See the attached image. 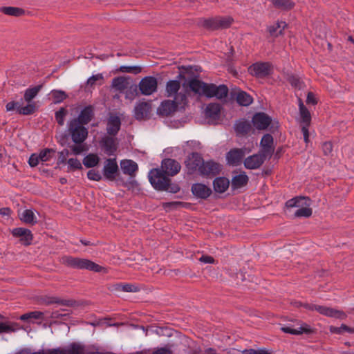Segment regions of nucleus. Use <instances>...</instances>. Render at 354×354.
<instances>
[{"instance_id":"f257e3e1","label":"nucleus","mask_w":354,"mask_h":354,"mask_svg":"<svg viewBox=\"0 0 354 354\" xmlns=\"http://www.w3.org/2000/svg\"><path fill=\"white\" fill-rule=\"evenodd\" d=\"M189 86L195 93L207 97H215L217 99H223L227 97L228 93V88L225 85L216 86L213 84H206L196 78L189 81Z\"/></svg>"},{"instance_id":"f03ea898","label":"nucleus","mask_w":354,"mask_h":354,"mask_svg":"<svg viewBox=\"0 0 354 354\" xmlns=\"http://www.w3.org/2000/svg\"><path fill=\"white\" fill-rule=\"evenodd\" d=\"M59 262L66 267L74 269H86L96 272L105 271V268L104 267H102L95 262L86 259L66 255L60 258Z\"/></svg>"},{"instance_id":"7ed1b4c3","label":"nucleus","mask_w":354,"mask_h":354,"mask_svg":"<svg viewBox=\"0 0 354 354\" xmlns=\"http://www.w3.org/2000/svg\"><path fill=\"white\" fill-rule=\"evenodd\" d=\"M287 207H298L295 212V217H310L312 215L313 210L310 207V199L308 197L297 196L288 200L286 203Z\"/></svg>"},{"instance_id":"20e7f679","label":"nucleus","mask_w":354,"mask_h":354,"mask_svg":"<svg viewBox=\"0 0 354 354\" xmlns=\"http://www.w3.org/2000/svg\"><path fill=\"white\" fill-rule=\"evenodd\" d=\"M68 133L75 144L83 143L88 137V129L79 120H71L68 122Z\"/></svg>"},{"instance_id":"39448f33","label":"nucleus","mask_w":354,"mask_h":354,"mask_svg":"<svg viewBox=\"0 0 354 354\" xmlns=\"http://www.w3.org/2000/svg\"><path fill=\"white\" fill-rule=\"evenodd\" d=\"M148 177L150 183L156 189L159 191L169 189L171 180L161 169H152L150 170Z\"/></svg>"},{"instance_id":"423d86ee","label":"nucleus","mask_w":354,"mask_h":354,"mask_svg":"<svg viewBox=\"0 0 354 354\" xmlns=\"http://www.w3.org/2000/svg\"><path fill=\"white\" fill-rule=\"evenodd\" d=\"M253 126L258 130H265L270 126V130L274 133L278 130L279 122H272V119L265 113L254 114L252 120Z\"/></svg>"},{"instance_id":"0eeeda50","label":"nucleus","mask_w":354,"mask_h":354,"mask_svg":"<svg viewBox=\"0 0 354 354\" xmlns=\"http://www.w3.org/2000/svg\"><path fill=\"white\" fill-rule=\"evenodd\" d=\"M82 349L80 346L73 344L68 349L62 350L59 348L41 350L37 352L31 353L28 350H22L17 354H82Z\"/></svg>"},{"instance_id":"6e6552de","label":"nucleus","mask_w":354,"mask_h":354,"mask_svg":"<svg viewBox=\"0 0 354 354\" xmlns=\"http://www.w3.org/2000/svg\"><path fill=\"white\" fill-rule=\"evenodd\" d=\"M157 88V79L152 76L145 77L139 83V89L141 93L145 95H150L156 92Z\"/></svg>"},{"instance_id":"1a4fd4ad","label":"nucleus","mask_w":354,"mask_h":354,"mask_svg":"<svg viewBox=\"0 0 354 354\" xmlns=\"http://www.w3.org/2000/svg\"><path fill=\"white\" fill-rule=\"evenodd\" d=\"M250 73L257 77H265L272 71V66L268 62H258L249 68Z\"/></svg>"},{"instance_id":"9d476101","label":"nucleus","mask_w":354,"mask_h":354,"mask_svg":"<svg viewBox=\"0 0 354 354\" xmlns=\"http://www.w3.org/2000/svg\"><path fill=\"white\" fill-rule=\"evenodd\" d=\"M203 162V159L198 153L194 152L189 154L185 162L188 173L194 174L196 171L199 172Z\"/></svg>"},{"instance_id":"9b49d317","label":"nucleus","mask_w":354,"mask_h":354,"mask_svg":"<svg viewBox=\"0 0 354 354\" xmlns=\"http://www.w3.org/2000/svg\"><path fill=\"white\" fill-rule=\"evenodd\" d=\"M221 169V165L214 161H203L198 173L203 176H214L218 174Z\"/></svg>"},{"instance_id":"f8f14e48","label":"nucleus","mask_w":354,"mask_h":354,"mask_svg":"<svg viewBox=\"0 0 354 354\" xmlns=\"http://www.w3.org/2000/svg\"><path fill=\"white\" fill-rule=\"evenodd\" d=\"M268 157L260 151L258 153L248 156L244 160L243 164L248 169H259Z\"/></svg>"},{"instance_id":"ddd939ff","label":"nucleus","mask_w":354,"mask_h":354,"mask_svg":"<svg viewBox=\"0 0 354 354\" xmlns=\"http://www.w3.org/2000/svg\"><path fill=\"white\" fill-rule=\"evenodd\" d=\"M180 88L179 80H169L166 84V92L168 97H174L176 101H183L186 99L184 94L178 93Z\"/></svg>"},{"instance_id":"4468645a","label":"nucleus","mask_w":354,"mask_h":354,"mask_svg":"<svg viewBox=\"0 0 354 354\" xmlns=\"http://www.w3.org/2000/svg\"><path fill=\"white\" fill-rule=\"evenodd\" d=\"M181 166L178 162L174 159L167 158L162 161L161 169L167 176H174L180 170Z\"/></svg>"},{"instance_id":"2eb2a0df","label":"nucleus","mask_w":354,"mask_h":354,"mask_svg":"<svg viewBox=\"0 0 354 354\" xmlns=\"http://www.w3.org/2000/svg\"><path fill=\"white\" fill-rule=\"evenodd\" d=\"M118 171V166L115 158H109L105 161L103 174L106 179L109 180H115Z\"/></svg>"},{"instance_id":"dca6fc26","label":"nucleus","mask_w":354,"mask_h":354,"mask_svg":"<svg viewBox=\"0 0 354 354\" xmlns=\"http://www.w3.org/2000/svg\"><path fill=\"white\" fill-rule=\"evenodd\" d=\"M11 233L15 237H20V242L24 245L28 246L32 243L33 234L30 230L24 227H17L14 228Z\"/></svg>"},{"instance_id":"f3484780","label":"nucleus","mask_w":354,"mask_h":354,"mask_svg":"<svg viewBox=\"0 0 354 354\" xmlns=\"http://www.w3.org/2000/svg\"><path fill=\"white\" fill-rule=\"evenodd\" d=\"M274 140L270 134L264 135L260 142V152L268 158H270L274 153Z\"/></svg>"},{"instance_id":"a211bd4d","label":"nucleus","mask_w":354,"mask_h":354,"mask_svg":"<svg viewBox=\"0 0 354 354\" xmlns=\"http://www.w3.org/2000/svg\"><path fill=\"white\" fill-rule=\"evenodd\" d=\"M245 154V149H232L226 154L227 163L236 166L241 163L242 159Z\"/></svg>"},{"instance_id":"6ab92c4d","label":"nucleus","mask_w":354,"mask_h":354,"mask_svg":"<svg viewBox=\"0 0 354 354\" xmlns=\"http://www.w3.org/2000/svg\"><path fill=\"white\" fill-rule=\"evenodd\" d=\"M151 111L149 102H142L136 104L134 109V115L137 120H143L148 117Z\"/></svg>"},{"instance_id":"aec40b11","label":"nucleus","mask_w":354,"mask_h":354,"mask_svg":"<svg viewBox=\"0 0 354 354\" xmlns=\"http://www.w3.org/2000/svg\"><path fill=\"white\" fill-rule=\"evenodd\" d=\"M232 22V19L230 17H218L206 21L205 26L213 29L225 28L229 27Z\"/></svg>"},{"instance_id":"412c9836","label":"nucleus","mask_w":354,"mask_h":354,"mask_svg":"<svg viewBox=\"0 0 354 354\" xmlns=\"http://www.w3.org/2000/svg\"><path fill=\"white\" fill-rule=\"evenodd\" d=\"M192 192L197 198L205 199L212 194V189L203 183H195L192 186Z\"/></svg>"},{"instance_id":"4be33fe9","label":"nucleus","mask_w":354,"mask_h":354,"mask_svg":"<svg viewBox=\"0 0 354 354\" xmlns=\"http://www.w3.org/2000/svg\"><path fill=\"white\" fill-rule=\"evenodd\" d=\"M317 311L323 315L330 317H335L341 319L346 318V315L344 312L327 306L319 305V307L317 308Z\"/></svg>"},{"instance_id":"5701e85b","label":"nucleus","mask_w":354,"mask_h":354,"mask_svg":"<svg viewBox=\"0 0 354 354\" xmlns=\"http://www.w3.org/2000/svg\"><path fill=\"white\" fill-rule=\"evenodd\" d=\"M177 108L176 100H165L158 108V113L162 116H168L174 113Z\"/></svg>"},{"instance_id":"b1692460","label":"nucleus","mask_w":354,"mask_h":354,"mask_svg":"<svg viewBox=\"0 0 354 354\" xmlns=\"http://www.w3.org/2000/svg\"><path fill=\"white\" fill-rule=\"evenodd\" d=\"M120 167L124 174L135 177L138 169V164L132 160H122Z\"/></svg>"},{"instance_id":"393cba45","label":"nucleus","mask_w":354,"mask_h":354,"mask_svg":"<svg viewBox=\"0 0 354 354\" xmlns=\"http://www.w3.org/2000/svg\"><path fill=\"white\" fill-rule=\"evenodd\" d=\"M121 120L118 116L111 115L107 120L106 131L109 135L115 136L120 129Z\"/></svg>"},{"instance_id":"a878e982","label":"nucleus","mask_w":354,"mask_h":354,"mask_svg":"<svg viewBox=\"0 0 354 354\" xmlns=\"http://www.w3.org/2000/svg\"><path fill=\"white\" fill-rule=\"evenodd\" d=\"M281 330L286 333H290L292 335L310 333L313 331L310 326L306 323H302L298 328H292L289 326H283L281 328Z\"/></svg>"},{"instance_id":"bb28decb","label":"nucleus","mask_w":354,"mask_h":354,"mask_svg":"<svg viewBox=\"0 0 354 354\" xmlns=\"http://www.w3.org/2000/svg\"><path fill=\"white\" fill-rule=\"evenodd\" d=\"M129 86V80L124 77H118L112 80L111 87L120 93L124 92Z\"/></svg>"},{"instance_id":"cd10ccee","label":"nucleus","mask_w":354,"mask_h":354,"mask_svg":"<svg viewBox=\"0 0 354 354\" xmlns=\"http://www.w3.org/2000/svg\"><path fill=\"white\" fill-rule=\"evenodd\" d=\"M298 102L301 122L304 123L303 126L309 127L311 121L310 113L309 111L305 107L304 102L301 98L298 99Z\"/></svg>"},{"instance_id":"c85d7f7f","label":"nucleus","mask_w":354,"mask_h":354,"mask_svg":"<svg viewBox=\"0 0 354 354\" xmlns=\"http://www.w3.org/2000/svg\"><path fill=\"white\" fill-rule=\"evenodd\" d=\"M230 182L227 178L224 177L216 178L214 182V189L218 193L225 192L229 187Z\"/></svg>"},{"instance_id":"c756f323","label":"nucleus","mask_w":354,"mask_h":354,"mask_svg":"<svg viewBox=\"0 0 354 354\" xmlns=\"http://www.w3.org/2000/svg\"><path fill=\"white\" fill-rule=\"evenodd\" d=\"M248 176L245 172L242 171L238 175L234 176L232 179V186L233 188H240L247 185L248 182Z\"/></svg>"},{"instance_id":"7c9ffc66","label":"nucleus","mask_w":354,"mask_h":354,"mask_svg":"<svg viewBox=\"0 0 354 354\" xmlns=\"http://www.w3.org/2000/svg\"><path fill=\"white\" fill-rule=\"evenodd\" d=\"M220 111V105L216 103H212L207 106L205 109V115L209 119L216 120L218 118Z\"/></svg>"},{"instance_id":"2f4dec72","label":"nucleus","mask_w":354,"mask_h":354,"mask_svg":"<svg viewBox=\"0 0 354 354\" xmlns=\"http://www.w3.org/2000/svg\"><path fill=\"white\" fill-rule=\"evenodd\" d=\"M102 147L104 152L109 156L113 155L117 149L115 140L112 138H104L102 140Z\"/></svg>"},{"instance_id":"473e14b6","label":"nucleus","mask_w":354,"mask_h":354,"mask_svg":"<svg viewBox=\"0 0 354 354\" xmlns=\"http://www.w3.org/2000/svg\"><path fill=\"white\" fill-rule=\"evenodd\" d=\"M93 118V110L91 106L85 107L80 112L78 118H73V120H79L83 125L88 124Z\"/></svg>"},{"instance_id":"72a5a7b5","label":"nucleus","mask_w":354,"mask_h":354,"mask_svg":"<svg viewBox=\"0 0 354 354\" xmlns=\"http://www.w3.org/2000/svg\"><path fill=\"white\" fill-rule=\"evenodd\" d=\"M251 129V125L246 120H239L234 124V130L238 135H245Z\"/></svg>"},{"instance_id":"f704fd0d","label":"nucleus","mask_w":354,"mask_h":354,"mask_svg":"<svg viewBox=\"0 0 354 354\" xmlns=\"http://www.w3.org/2000/svg\"><path fill=\"white\" fill-rule=\"evenodd\" d=\"M236 100L241 106H247L253 102L252 97L245 91L238 92L236 95Z\"/></svg>"},{"instance_id":"c9c22d12","label":"nucleus","mask_w":354,"mask_h":354,"mask_svg":"<svg viewBox=\"0 0 354 354\" xmlns=\"http://www.w3.org/2000/svg\"><path fill=\"white\" fill-rule=\"evenodd\" d=\"M286 26L285 21H277L268 28L270 35L272 37H277L282 34L283 30Z\"/></svg>"},{"instance_id":"e433bc0d","label":"nucleus","mask_w":354,"mask_h":354,"mask_svg":"<svg viewBox=\"0 0 354 354\" xmlns=\"http://www.w3.org/2000/svg\"><path fill=\"white\" fill-rule=\"evenodd\" d=\"M19 218L25 223L34 225L37 223L35 213L31 209H25L19 214Z\"/></svg>"},{"instance_id":"4c0bfd02","label":"nucleus","mask_w":354,"mask_h":354,"mask_svg":"<svg viewBox=\"0 0 354 354\" xmlns=\"http://www.w3.org/2000/svg\"><path fill=\"white\" fill-rule=\"evenodd\" d=\"M270 1L276 8L283 10H290L295 6L290 0H270Z\"/></svg>"},{"instance_id":"58836bf2","label":"nucleus","mask_w":354,"mask_h":354,"mask_svg":"<svg viewBox=\"0 0 354 354\" xmlns=\"http://www.w3.org/2000/svg\"><path fill=\"white\" fill-rule=\"evenodd\" d=\"M114 290L126 292H136L139 291V288L132 283H117L114 285Z\"/></svg>"},{"instance_id":"ea45409f","label":"nucleus","mask_w":354,"mask_h":354,"mask_svg":"<svg viewBox=\"0 0 354 354\" xmlns=\"http://www.w3.org/2000/svg\"><path fill=\"white\" fill-rule=\"evenodd\" d=\"M41 88V85H39V86L26 89L25 91L24 96V100L27 103L32 102V100L37 96V95L38 94V93L39 92Z\"/></svg>"},{"instance_id":"a19ab883","label":"nucleus","mask_w":354,"mask_h":354,"mask_svg":"<svg viewBox=\"0 0 354 354\" xmlns=\"http://www.w3.org/2000/svg\"><path fill=\"white\" fill-rule=\"evenodd\" d=\"M3 13L10 16L19 17L24 14V10L17 7H3L1 8Z\"/></svg>"},{"instance_id":"79ce46f5","label":"nucleus","mask_w":354,"mask_h":354,"mask_svg":"<svg viewBox=\"0 0 354 354\" xmlns=\"http://www.w3.org/2000/svg\"><path fill=\"white\" fill-rule=\"evenodd\" d=\"M99 160L100 158L96 154L90 153L84 158L83 164L87 168L93 167L98 164Z\"/></svg>"},{"instance_id":"37998d69","label":"nucleus","mask_w":354,"mask_h":354,"mask_svg":"<svg viewBox=\"0 0 354 354\" xmlns=\"http://www.w3.org/2000/svg\"><path fill=\"white\" fill-rule=\"evenodd\" d=\"M19 319L21 321H28L29 319H44V313L41 311H32L25 313L20 316Z\"/></svg>"},{"instance_id":"c03bdc74","label":"nucleus","mask_w":354,"mask_h":354,"mask_svg":"<svg viewBox=\"0 0 354 354\" xmlns=\"http://www.w3.org/2000/svg\"><path fill=\"white\" fill-rule=\"evenodd\" d=\"M35 104L34 102H30L25 106H18L17 113L21 115H28L35 113Z\"/></svg>"},{"instance_id":"a18cd8bd","label":"nucleus","mask_w":354,"mask_h":354,"mask_svg":"<svg viewBox=\"0 0 354 354\" xmlns=\"http://www.w3.org/2000/svg\"><path fill=\"white\" fill-rule=\"evenodd\" d=\"M19 328V324L17 323H0V334L3 333H10L15 332Z\"/></svg>"},{"instance_id":"49530a36","label":"nucleus","mask_w":354,"mask_h":354,"mask_svg":"<svg viewBox=\"0 0 354 354\" xmlns=\"http://www.w3.org/2000/svg\"><path fill=\"white\" fill-rule=\"evenodd\" d=\"M185 206L186 204L180 201H172L162 203V207L166 211H171L180 207H184Z\"/></svg>"},{"instance_id":"de8ad7c7","label":"nucleus","mask_w":354,"mask_h":354,"mask_svg":"<svg viewBox=\"0 0 354 354\" xmlns=\"http://www.w3.org/2000/svg\"><path fill=\"white\" fill-rule=\"evenodd\" d=\"M55 150L52 149H44L38 153L39 158L40 159L41 162H46L50 160L53 155L55 154Z\"/></svg>"},{"instance_id":"09e8293b","label":"nucleus","mask_w":354,"mask_h":354,"mask_svg":"<svg viewBox=\"0 0 354 354\" xmlns=\"http://www.w3.org/2000/svg\"><path fill=\"white\" fill-rule=\"evenodd\" d=\"M67 113V110L64 107L60 108L55 112V120L59 126H63L64 124V119Z\"/></svg>"},{"instance_id":"8fccbe9b","label":"nucleus","mask_w":354,"mask_h":354,"mask_svg":"<svg viewBox=\"0 0 354 354\" xmlns=\"http://www.w3.org/2000/svg\"><path fill=\"white\" fill-rule=\"evenodd\" d=\"M51 96L55 103H59L66 98L67 95L64 91L54 90L51 92Z\"/></svg>"},{"instance_id":"3c124183","label":"nucleus","mask_w":354,"mask_h":354,"mask_svg":"<svg viewBox=\"0 0 354 354\" xmlns=\"http://www.w3.org/2000/svg\"><path fill=\"white\" fill-rule=\"evenodd\" d=\"M103 80H104V77H103L102 74L98 73L96 75H93L87 80L86 85L90 87H93L94 85L96 84V83L97 82H100L99 84H102Z\"/></svg>"},{"instance_id":"603ef678","label":"nucleus","mask_w":354,"mask_h":354,"mask_svg":"<svg viewBox=\"0 0 354 354\" xmlns=\"http://www.w3.org/2000/svg\"><path fill=\"white\" fill-rule=\"evenodd\" d=\"M142 68L140 66H122L120 67L118 71L121 73H129L133 74H138L141 72Z\"/></svg>"},{"instance_id":"864d4df0","label":"nucleus","mask_w":354,"mask_h":354,"mask_svg":"<svg viewBox=\"0 0 354 354\" xmlns=\"http://www.w3.org/2000/svg\"><path fill=\"white\" fill-rule=\"evenodd\" d=\"M69 147L71 150V153L75 156L80 155L82 153L87 151L86 147L82 143L73 145Z\"/></svg>"},{"instance_id":"5fc2aeb1","label":"nucleus","mask_w":354,"mask_h":354,"mask_svg":"<svg viewBox=\"0 0 354 354\" xmlns=\"http://www.w3.org/2000/svg\"><path fill=\"white\" fill-rule=\"evenodd\" d=\"M67 163L70 170L81 169L82 168L80 161L77 158H70Z\"/></svg>"},{"instance_id":"6e6d98bb","label":"nucleus","mask_w":354,"mask_h":354,"mask_svg":"<svg viewBox=\"0 0 354 354\" xmlns=\"http://www.w3.org/2000/svg\"><path fill=\"white\" fill-rule=\"evenodd\" d=\"M41 162L38 153H32L29 158L28 164L31 167H35Z\"/></svg>"},{"instance_id":"4d7b16f0","label":"nucleus","mask_w":354,"mask_h":354,"mask_svg":"<svg viewBox=\"0 0 354 354\" xmlns=\"http://www.w3.org/2000/svg\"><path fill=\"white\" fill-rule=\"evenodd\" d=\"M87 176L90 180H92L99 181L101 179L100 174L98 171L93 169H91L88 171Z\"/></svg>"},{"instance_id":"13d9d810","label":"nucleus","mask_w":354,"mask_h":354,"mask_svg":"<svg viewBox=\"0 0 354 354\" xmlns=\"http://www.w3.org/2000/svg\"><path fill=\"white\" fill-rule=\"evenodd\" d=\"M322 150L326 156H328L333 151V145L330 142H325L322 145Z\"/></svg>"},{"instance_id":"bf43d9fd","label":"nucleus","mask_w":354,"mask_h":354,"mask_svg":"<svg viewBox=\"0 0 354 354\" xmlns=\"http://www.w3.org/2000/svg\"><path fill=\"white\" fill-rule=\"evenodd\" d=\"M70 154V152L68 149H64L59 153V163H65L66 162V158Z\"/></svg>"},{"instance_id":"052dcab7","label":"nucleus","mask_w":354,"mask_h":354,"mask_svg":"<svg viewBox=\"0 0 354 354\" xmlns=\"http://www.w3.org/2000/svg\"><path fill=\"white\" fill-rule=\"evenodd\" d=\"M199 261L204 263H214L215 260L214 259L208 255H203L200 259Z\"/></svg>"},{"instance_id":"680f3d73","label":"nucleus","mask_w":354,"mask_h":354,"mask_svg":"<svg viewBox=\"0 0 354 354\" xmlns=\"http://www.w3.org/2000/svg\"><path fill=\"white\" fill-rule=\"evenodd\" d=\"M244 354H270V353L266 350L249 349V350H245Z\"/></svg>"},{"instance_id":"e2e57ef3","label":"nucleus","mask_w":354,"mask_h":354,"mask_svg":"<svg viewBox=\"0 0 354 354\" xmlns=\"http://www.w3.org/2000/svg\"><path fill=\"white\" fill-rule=\"evenodd\" d=\"M306 103L312 104L313 105H315L317 103V101L316 100L315 96L313 93L309 92L308 93L307 98H306Z\"/></svg>"},{"instance_id":"0e129e2a","label":"nucleus","mask_w":354,"mask_h":354,"mask_svg":"<svg viewBox=\"0 0 354 354\" xmlns=\"http://www.w3.org/2000/svg\"><path fill=\"white\" fill-rule=\"evenodd\" d=\"M329 330L331 333L342 334L344 332V328H342V324L341 325L340 327L330 326L329 328Z\"/></svg>"},{"instance_id":"69168bd1","label":"nucleus","mask_w":354,"mask_h":354,"mask_svg":"<svg viewBox=\"0 0 354 354\" xmlns=\"http://www.w3.org/2000/svg\"><path fill=\"white\" fill-rule=\"evenodd\" d=\"M301 131L303 133L304 142L306 143H308L309 142V131H308V127L307 126H302L301 127Z\"/></svg>"},{"instance_id":"338daca9","label":"nucleus","mask_w":354,"mask_h":354,"mask_svg":"<svg viewBox=\"0 0 354 354\" xmlns=\"http://www.w3.org/2000/svg\"><path fill=\"white\" fill-rule=\"evenodd\" d=\"M15 105H18V102L11 101L6 105V111H12L15 110Z\"/></svg>"},{"instance_id":"774afa93","label":"nucleus","mask_w":354,"mask_h":354,"mask_svg":"<svg viewBox=\"0 0 354 354\" xmlns=\"http://www.w3.org/2000/svg\"><path fill=\"white\" fill-rule=\"evenodd\" d=\"M152 354H171V352L166 348H161L154 351Z\"/></svg>"}]
</instances>
